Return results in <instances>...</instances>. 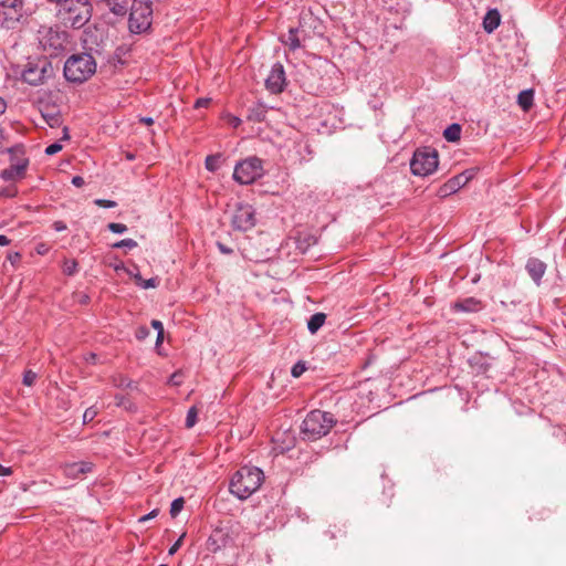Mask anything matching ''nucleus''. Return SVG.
I'll use <instances>...</instances> for the list:
<instances>
[{
	"label": "nucleus",
	"instance_id": "49",
	"mask_svg": "<svg viewBox=\"0 0 566 566\" xmlns=\"http://www.w3.org/2000/svg\"><path fill=\"white\" fill-rule=\"evenodd\" d=\"M11 473H12L11 468L3 467L0 464V475L7 476V475H10Z\"/></svg>",
	"mask_w": 566,
	"mask_h": 566
},
{
	"label": "nucleus",
	"instance_id": "52",
	"mask_svg": "<svg viewBox=\"0 0 566 566\" xmlns=\"http://www.w3.org/2000/svg\"><path fill=\"white\" fill-rule=\"evenodd\" d=\"M10 243V240L3 235V234H0V247H6Z\"/></svg>",
	"mask_w": 566,
	"mask_h": 566
},
{
	"label": "nucleus",
	"instance_id": "4",
	"mask_svg": "<svg viewBox=\"0 0 566 566\" xmlns=\"http://www.w3.org/2000/svg\"><path fill=\"white\" fill-rule=\"evenodd\" d=\"M59 14L65 24L82 28L92 17V4L88 0H63Z\"/></svg>",
	"mask_w": 566,
	"mask_h": 566
},
{
	"label": "nucleus",
	"instance_id": "25",
	"mask_svg": "<svg viewBox=\"0 0 566 566\" xmlns=\"http://www.w3.org/2000/svg\"><path fill=\"white\" fill-rule=\"evenodd\" d=\"M112 382L117 388H135L134 382L122 374L114 375Z\"/></svg>",
	"mask_w": 566,
	"mask_h": 566
},
{
	"label": "nucleus",
	"instance_id": "36",
	"mask_svg": "<svg viewBox=\"0 0 566 566\" xmlns=\"http://www.w3.org/2000/svg\"><path fill=\"white\" fill-rule=\"evenodd\" d=\"M107 228L113 233L120 234V233H124L125 231H127V227L124 223L111 222V223H108Z\"/></svg>",
	"mask_w": 566,
	"mask_h": 566
},
{
	"label": "nucleus",
	"instance_id": "11",
	"mask_svg": "<svg viewBox=\"0 0 566 566\" xmlns=\"http://www.w3.org/2000/svg\"><path fill=\"white\" fill-rule=\"evenodd\" d=\"M285 85H286V77H285L284 67L281 63H275L272 66V70L270 72L268 78L265 80V86L271 93L277 94V93L283 92Z\"/></svg>",
	"mask_w": 566,
	"mask_h": 566
},
{
	"label": "nucleus",
	"instance_id": "53",
	"mask_svg": "<svg viewBox=\"0 0 566 566\" xmlns=\"http://www.w3.org/2000/svg\"><path fill=\"white\" fill-rule=\"evenodd\" d=\"M140 122L146 125H151L154 123V119L151 117H142Z\"/></svg>",
	"mask_w": 566,
	"mask_h": 566
},
{
	"label": "nucleus",
	"instance_id": "3",
	"mask_svg": "<svg viewBox=\"0 0 566 566\" xmlns=\"http://www.w3.org/2000/svg\"><path fill=\"white\" fill-rule=\"evenodd\" d=\"M96 72V62L91 54L82 53L70 56L64 64L67 81L83 83Z\"/></svg>",
	"mask_w": 566,
	"mask_h": 566
},
{
	"label": "nucleus",
	"instance_id": "51",
	"mask_svg": "<svg viewBox=\"0 0 566 566\" xmlns=\"http://www.w3.org/2000/svg\"><path fill=\"white\" fill-rule=\"evenodd\" d=\"M127 272H128V274L130 276H133L135 279V282L137 283V276H140V274L138 272V269L135 266L134 271L133 270H128Z\"/></svg>",
	"mask_w": 566,
	"mask_h": 566
},
{
	"label": "nucleus",
	"instance_id": "33",
	"mask_svg": "<svg viewBox=\"0 0 566 566\" xmlns=\"http://www.w3.org/2000/svg\"><path fill=\"white\" fill-rule=\"evenodd\" d=\"M43 118L50 127H57L61 124V118L56 114H45Z\"/></svg>",
	"mask_w": 566,
	"mask_h": 566
},
{
	"label": "nucleus",
	"instance_id": "37",
	"mask_svg": "<svg viewBox=\"0 0 566 566\" xmlns=\"http://www.w3.org/2000/svg\"><path fill=\"white\" fill-rule=\"evenodd\" d=\"M97 415V410L94 407H90L84 411L83 421L84 423L91 422Z\"/></svg>",
	"mask_w": 566,
	"mask_h": 566
},
{
	"label": "nucleus",
	"instance_id": "24",
	"mask_svg": "<svg viewBox=\"0 0 566 566\" xmlns=\"http://www.w3.org/2000/svg\"><path fill=\"white\" fill-rule=\"evenodd\" d=\"M205 166H206V169L211 172L217 171L221 166V155L214 154V155L207 156Z\"/></svg>",
	"mask_w": 566,
	"mask_h": 566
},
{
	"label": "nucleus",
	"instance_id": "6",
	"mask_svg": "<svg viewBox=\"0 0 566 566\" xmlns=\"http://www.w3.org/2000/svg\"><path fill=\"white\" fill-rule=\"evenodd\" d=\"M151 3L148 0H133L130 6L128 27L130 32L140 33L151 24Z\"/></svg>",
	"mask_w": 566,
	"mask_h": 566
},
{
	"label": "nucleus",
	"instance_id": "41",
	"mask_svg": "<svg viewBox=\"0 0 566 566\" xmlns=\"http://www.w3.org/2000/svg\"><path fill=\"white\" fill-rule=\"evenodd\" d=\"M185 537V534H182L176 542L175 544L169 548V555H174L178 549L179 547L181 546L182 544V539Z\"/></svg>",
	"mask_w": 566,
	"mask_h": 566
},
{
	"label": "nucleus",
	"instance_id": "26",
	"mask_svg": "<svg viewBox=\"0 0 566 566\" xmlns=\"http://www.w3.org/2000/svg\"><path fill=\"white\" fill-rule=\"evenodd\" d=\"M298 30L295 28H291L289 30L287 39L285 43L290 46L291 50H296L301 46L300 39L297 36Z\"/></svg>",
	"mask_w": 566,
	"mask_h": 566
},
{
	"label": "nucleus",
	"instance_id": "50",
	"mask_svg": "<svg viewBox=\"0 0 566 566\" xmlns=\"http://www.w3.org/2000/svg\"><path fill=\"white\" fill-rule=\"evenodd\" d=\"M229 123H230L233 127H238V126L241 124V119H240L239 117L231 116V117H230Z\"/></svg>",
	"mask_w": 566,
	"mask_h": 566
},
{
	"label": "nucleus",
	"instance_id": "56",
	"mask_svg": "<svg viewBox=\"0 0 566 566\" xmlns=\"http://www.w3.org/2000/svg\"><path fill=\"white\" fill-rule=\"evenodd\" d=\"M70 136L67 134V128H64V136H63V139H69Z\"/></svg>",
	"mask_w": 566,
	"mask_h": 566
},
{
	"label": "nucleus",
	"instance_id": "45",
	"mask_svg": "<svg viewBox=\"0 0 566 566\" xmlns=\"http://www.w3.org/2000/svg\"><path fill=\"white\" fill-rule=\"evenodd\" d=\"M53 228L55 231L60 232V231H64L66 229V224L63 221H55L53 223Z\"/></svg>",
	"mask_w": 566,
	"mask_h": 566
},
{
	"label": "nucleus",
	"instance_id": "5",
	"mask_svg": "<svg viewBox=\"0 0 566 566\" xmlns=\"http://www.w3.org/2000/svg\"><path fill=\"white\" fill-rule=\"evenodd\" d=\"M38 41L44 52L56 56L66 49L67 33L59 27L42 25L38 30Z\"/></svg>",
	"mask_w": 566,
	"mask_h": 566
},
{
	"label": "nucleus",
	"instance_id": "47",
	"mask_svg": "<svg viewBox=\"0 0 566 566\" xmlns=\"http://www.w3.org/2000/svg\"><path fill=\"white\" fill-rule=\"evenodd\" d=\"M151 326L157 331V333L164 331V325H163V323L160 321L153 319L151 321Z\"/></svg>",
	"mask_w": 566,
	"mask_h": 566
},
{
	"label": "nucleus",
	"instance_id": "29",
	"mask_svg": "<svg viewBox=\"0 0 566 566\" xmlns=\"http://www.w3.org/2000/svg\"><path fill=\"white\" fill-rule=\"evenodd\" d=\"M198 410L196 407H191L186 417V427L192 428L197 422Z\"/></svg>",
	"mask_w": 566,
	"mask_h": 566
},
{
	"label": "nucleus",
	"instance_id": "42",
	"mask_svg": "<svg viewBox=\"0 0 566 566\" xmlns=\"http://www.w3.org/2000/svg\"><path fill=\"white\" fill-rule=\"evenodd\" d=\"M211 99L210 98H198L195 103V107L196 108H200V107H207L209 104H210Z\"/></svg>",
	"mask_w": 566,
	"mask_h": 566
},
{
	"label": "nucleus",
	"instance_id": "38",
	"mask_svg": "<svg viewBox=\"0 0 566 566\" xmlns=\"http://www.w3.org/2000/svg\"><path fill=\"white\" fill-rule=\"evenodd\" d=\"M94 203L102 208H114L117 206V203L113 200H106V199H95Z\"/></svg>",
	"mask_w": 566,
	"mask_h": 566
},
{
	"label": "nucleus",
	"instance_id": "46",
	"mask_svg": "<svg viewBox=\"0 0 566 566\" xmlns=\"http://www.w3.org/2000/svg\"><path fill=\"white\" fill-rule=\"evenodd\" d=\"M218 248H219L220 252L223 254H231L233 252V250L231 248H228L227 245H224L223 243H220V242H218Z\"/></svg>",
	"mask_w": 566,
	"mask_h": 566
},
{
	"label": "nucleus",
	"instance_id": "2",
	"mask_svg": "<svg viewBox=\"0 0 566 566\" xmlns=\"http://www.w3.org/2000/svg\"><path fill=\"white\" fill-rule=\"evenodd\" d=\"M334 424L335 419L332 413L322 410H313L308 412L303 420L301 428L302 438L310 441L318 440L326 436Z\"/></svg>",
	"mask_w": 566,
	"mask_h": 566
},
{
	"label": "nucleus",
	"instance_id": "34",
	"mask_svg": "<svg viewBox=\"0 0 566 566\" xmlns=\"http://www.w3.org/2000/svg\"><path fill=\"white\" fill-rule=\"evenodd\" d=\"M306 370V365L304 361H297L291 369V374L294 378H298Z\"/></svg>",
	"mask_w": 566,
	"mask_h": 566
},
{
	"label": "nucleus",
	"instance_id": "17",
	"mask_svg": "<svg viewBox=\"0 0 566 566\" xmlns=\"http://www.w3.org/2000/svg\"><path fill=\"white\" fill-rule=\"evenodd\" d=\"M471 176H468L467 174H460L454 176L453 178L449 179L444 186L443 191L444 192H455L460 188L467 185V182L470 180Z\"/></svg>",
	"mask_w": 566,
	"mask_h": 566
},
{
	"label": "nucleus",
	"instance_id": "48",
	"mask_svg": "<svg viewBox=\"0 0 566 566\" xmlns=\"http://www.w3.org/2000/svg\"><path fill=\"white\" fill-rule=\"evenodd\" d=\"M72 184L76 187H82L84 185V179L81 176H75L72 178Z\"/></svg>",
	"mask_w": 566,
	"mask_h": 566
},
{
	"label": "nucleus",
	"instance_id": "44",
	"mask_svg": "<svg viewBox=\"0 0 566 566\" xmlns=\"http://www.w3.org/2000/svg\"><path fill=\"white\" fill-rule=\"evenodd\" d=\"M157 514H158V510H153L150 513H148V514H146V515L142 516V517L139 518V522H146V521H148V520H150V518H153V517H156V516H157Z\"/></svg>",
	"mask_w": 566,
	"mask_h": 566
},
{
	"label": "nucleus",
	"instance_id": "13",
	"mask_svg": "<svg viewBox=\"0 0 566 566\" xmlns=\"http://www.w3.org/2000/svg\"><path fill=\"white\" fill-rule=\"evenodd\" d=\"M232 537L229 532L223 528L214 530L208 538L207 547L210 552H218L232 544Z\"/></svg>",
	"mask_w": 566,
	"mask_h": 566
},
{
	"label": "nucleus",
	"instance_id": "1",
	"mask_svg": "<svg viewBox=\"0 0 566 566\" xmlns=\"http://www.w3.org/2000/svg\"><path fill=\"white\" fill-rule=\"evenodd\" d=\"M264 481V473L256 467H242L231 478L229 490L239 500H247Z\"/></svg>",
	"mask_w": 566,
	"mask_h": 566
},
{
	"label": "nucleus",
	"instance_id": "21",
	"mask_svg": "<svg viewBox=\"0 0 566 566\" xmlns=\"http://www.w3.org/2000/svg\"><path fill=\"white\" fill-rule=\"evenodd\" d=\"M534 92L533 90H524L517 96V104L523 111H528L533 105Z\"/></svg>",
	"mask_w": 566,
	"mask_h": 566
},
{
	"label": "nucleus",
	"instance_id": "32",
	"mask_svg": "<svg viewBox=\"0 0 566 566\" xmlns=\"http://www.w3.org/2000/svg\"><path fill=\"white\" fill-rule=\"evenodd\" d=\"M136 247H137V242L133 239H124V240H120L113 244V248H115V249H120V248L134 249Z\"/></svg>",
	"mask_w": 566,
	"mask_h": 566
},
{
	"label": "nucleus",
	"instance_id": "43",
	"mask_svg": "<svg viewBox=\"0 0 566 566\" xmlns=\"http://www.w3.org/2000/svg\"><path fill=\"white\" fill-rule=\"evenodd\" d=\"M148 333L149 332L146 327H140V328H138L136 336L138 339H144L147 337Z\"/></svg>",
	"mask_w": 566,
	"mask_h": 566
},
{
	"label": "nucleus",
	"instance_id": "18",
	"mask_svg": "<svg viewBox=\"0 0 566 566\" xmlns=\"http://www.w3.org/2000/svg\"><path fill=\"white\" fill-rule=\"evenodd\" d=\"M501 17L497 10L493 9L486 12L483 19V28L488 33H492L500 25Z\"/></svg>",
	"mask_w": 566,
	"mask_h": 566
},
{
	"label": "nucleus",
	"instance_id": "7",
	"mask_svg": "<svg viewBox=\"0 0 566 566\" xmlns=\"http://www.w3.org/2000/svg\"><path fill=\"white\" fill-rule=\"evenodd\" d=\"M264 175L262 160L256 156L239 161L233 171V179L240 185H251Z\"/></svg>",
	"mask_w": 566,
	"mask_h": 566
},
{
	"label": "nucleus",
	"instance_id": "54",
	"mask_svg": "<svg viewBox=\"0 0 566 566\" xmlns=\"http://www.w3.org/2000/svg\"><path fill=\"white\" fill-rule=\"evenodd\" d=\"M6 107H7L6 102L2 98H0V115L2 113H4Z\"/></svg>",
	"mask_w": 566,
	"mask_h": 566
},
{
	"label": "nucleus",
	"instance_id": "16",
	"mask_svg": "<svg viewBox=\"0 0 566 566\" xmlns=\"http://www.w3.org/2000/svg\"><path fill=\"white\" fill-rule=\"evenodd\" d=\"M453 308L458 312H479L482 308L481 301L474 297H468L462 301L454 303Z\"/></svg>",
	"mask_w": 566,
	"mask_h": 566
},
{
	"label": "nucleus",
	"instance_id": "14",
	"mask_svg": "<svg viewBox=\"0 0 566 566\" xmlns=\"http://www.w3.org/2000/svg\"><path fill=\"white\" fill-rule=\"evenodd\" d=\"M92 469L93 464L91 462H73L67 463L63 467V473L70 479H78L81 475L91 472Z\"/></svg>",
	"mask_w": 566,
	"mask_h": 566
},
{
	"label": "nucleus",
	"instance_id": "23",
	"mask_svg": "<svg viewBox=\"0 0 566 566\" xmlns=\"http://www.w3.org/2000/svg\"><path fill=\"white\" fill-rule=\"evenodd\" d=\"M443 137L448 142H458L461 137V126L459 124H451L444 129Z\"/></svg>",
	"mask_w": 566,
	"mask_h": 566
},
{
	"label": "nucleus",
	"instance_id": "39",
	"mask_svg": "<svg viewBox=\"0 0 566 566\" xmlns=\"http://www.w3.org/2000/svg\"><path fill=\"white\" fill-rule=\"evenodd\" d=\"M182 382V374L177 371L174 373L169 378V384L174 386H179Z\"/></svg>",
	"mask_w": 566,
	"mask_h": 566
},
{
	"label": "nucleus",
	"instance_id": "15",
	"mask_svg": "<svg viewBox=\"0 0 566 566\" xmlns=\"http://www.w3.org/2000/svg\"><path fill=\"white\" fill-rule=\"evenodd\" d=\"M526 271L538 285L546 271V264L536 258H532L526 263Z\"/></svg>",
	"mask_w": 566,
	"mask_h": 566
},
{
	"label": "nucleus",
	"instance_id": "19",
	"mask_svg": "<svg viewBox=\"0 0 566 566\" xmlns=\"http://www.w3.org/2000/svg\"><path fill=\"white\" fill-rule=\"evenodd\" d=\"M44 77V70H38L36 67H29L23 71L22 78L24 82L31 85H39L42 83Z\"/></svg>",
	"mask_w": 566,
	"mask_h": 566
},
{
	"label": "nucleus",
	"instance_id": "22",
	"mask_svg": "<svg viewBox=\"0 0 566 566\" xmlns=\"http://www.w3.org/2000/svg\"><path fill=\"white\" fill-rule=\"evenodd\" d=\"M326 315L324 313H315L307 322V328L315 334L325 323Z\"/></svg>",
	"mask_w": 566,
	"mask_h": 566
},
{
	"label": "nucleus",
	"instance_id": "9",
	"mask_svg": "<svg viewBox=\"0 0 566 566\" xmlns=\"http://www.w3.org/2000/svg\"><path fill=\"white\" fill-rule=\"evenodd\" d=\"M3 11L2 24L7 29H17L27 22L28 15L22 11L23 0H0Z\"/></svg>",
	"mask_w": 566,
	"mask_h": 566
},
{
	"label": "nucleus",
	"instance_id": "40",
	"mask_svg": "<svg viewBox=\"0 0 566 566\" xmlns=\"http://www.w3.org/2000/svg\"><path fill=\"white\" fill-rule=\"evenodd\" d=\"M61 149H62V145L59 143H54L46 147L45 154L54 155V154L59 153Z\"/></svg>",
	"mask_w": 566,
	"mask_h": 566
},
{
	"label": "nucleus",
	"instance_id": "12",
	"mask_svg": "<svg viewBox=\"0 0 566 566\" xmlns=\"http://www.w3.org/2000/svg\"><path fill=\"white\" fill-rule=\"evenodd\" d=\"M28 165V158H19L15 163H12L8 168L3 169L0 176L6 181L20 180L24 178Z\"/></svg>",
	"mask_w": 566,
	"mask_h": 566
},
{
	"label": "nucleus",
	"instance_id": "10",
	"mask_svg": "<svg viewBox=\"0 0 566 566\" xmlns=\"http://www.w3.org/2000/svg\"><path fill=\"white\" fill-rule=\"evenodd\" d=\"M255 224L254 210L250 205H239L232 216V226L237 230L247 231Z\"/></svg>",
	"mask_w": 566,
	"mask_h": 566
},
{
	"label": "nucleus",
	"instance_id": "8",
	"mask_svg": "<svg viewBox=\"0 0 566 566\" xmlns=\"http://www.w3.org/2000/svg\"><path fill=\"white\" fill-rule=\"evenodd\" d=\"M438 153L436 149L423 147L417 149L410 161V169L413 175L428 176L438 168Z\"/></svg>",
	"mask_w": 566,
	"mask_h": 566
},
{
	"label": "nucleus",
	"instance_id": "35",
	"mask_svg": "<svg viewBox=\"0 0 566 566\" xmlns=\"http://www.w3.org/2000/svg\"><path fill=\"white\" fill-rule=\"evenodd\" d=\"M36 378H38V375H36L34 371H32V370H25V371H24V374H23V380H22V382H23V385H25V386H29V387H30V386H33V385H34V382H35Z\"/></svg>",
	"mask_w": 566,
	"mask_h": 566
},
{
	"label": "nucleus",
	"instance_id": "55",
	"mask_svg": "<svg viewBox=\"0 0 566 566\" xmlns=\"http://www.w3.org/2000/svg\"><path fill=\"white\" fill-rule=\"evenodd\" d=\"M163 339H164V331H163V332L157 333V340H156L157 345H158L160 342H163Z\"/></svg>",
	"mask_w": 566,
	"mask_h": 566
},
{
	"label": "nucleus",
	"instance_id": "30",
	"mask_svg": "<svg viewBox=\"0 0 566 566\" xmlns=\"http://www.w3.org/2000/svg\"><path fill=\"white\" fill-rule=\"evenodd\" d=\"M158 284V280L155 277L144 280L142 276H137V285L142 286L143 289H154Z\"/></svg>",
	"mask_w": 566,
	"mask_h": 566
},
{
	"label": "nucleus",
	"instance_id": "20",
	"mask_svg": "<svg viewBox=\"0 0 566 566\" xmlns=\"http://www.w3.org/2000/svg\"><path fill=\"white\" fill-rule=\"evenodd\" d=\"M106 7L116 15H125L129 0H104Z\"/></svg>",
	"mask_w": 566,
	"mask_h": 566
},
{
	"label": "nucleus",
	"instance_id": "31",
	"mask_svg": "<svg viewBox=\"0 0 566 566\" xmlns=\"http://www.w3.org/2000/svg\"><path fill=\"white\" fill-rule=\"evenodd\" d=\"M115 403H116V406L123 407V408H125L127 410H133L134 409L133 408L134 407L133 403L123 395H116L115 396Z\"/></svg>",
	"mask_w": 566,
	"mask_h": 566
},
{
	"label": "nucleus",
	"instance_id": "28",
	"mask_svg": "<svg viewBox=\"0 0 566 566\" xmlns=\"http://www.w3.org/2000/svg\"><path fill=\"white\" fill-rule=\"evenodd\" d=\"M184 505H185V499L184 497L175 499L172 501V503H171V506H170V515L172 517H176L181 512V510L184 509Z\"/></svg>",
	"mask_w": 566,
	"mask_h": 566
},
{
	"label": "nucleus",
	"instance_id": "27",
	"mask_svg": "<svg viewBox=\"0 0 566 566\" xmlns=\"http://www.w3.org/2000/svg\"><path fill=\"white\" fill-rule=\"evenodd\" d=\"M62 271L66 275H74L77 272V262L73 259L63 262Z\"/></svg>",
	"mask_w": 566,
	"mask_h": 566
}]
</instances>
